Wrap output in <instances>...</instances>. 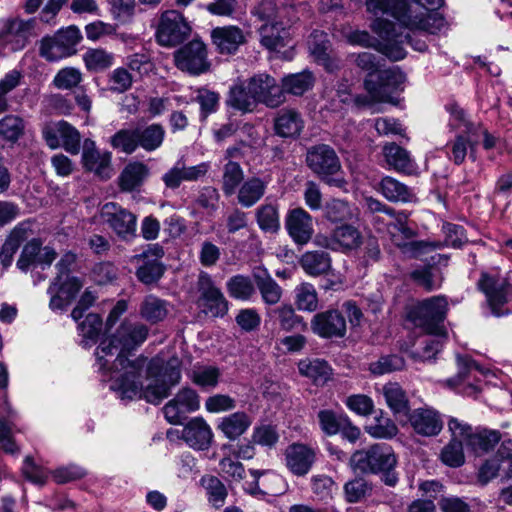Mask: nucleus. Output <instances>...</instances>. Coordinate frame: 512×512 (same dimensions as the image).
<instances>
[{"label": "nucleus", "mask_w": 512, "mask_h": 512, "mask_svg": "<svg viewBox=\"0 0 512 512\" xmlns=\"http://www.w3.org/2000/svg\"><path fill=\"white\" fill-rule=\"evenodd\" d=\"M147 336L146 325L124 321L113 336L100 342L95 366L121 399H144L157 405L180 381V361L171 358L165 362L160 357L148 361L143 356L128 359L125 353L140 346Z\"/></svg>", "instance_id": "nucleus-1"}, {"label": "nucleus", "mask_w": 512, "mask_h": 512, "mask_svg": "<svg viewBox=\"0 0 512 512\" xmlns=\"http://www.w3.org/2000/svg\"><path fill=\"white\" fill-rule=\"evenodd\" d=\"M367 11L375 16L390 15L402 28L434 34L446 24L438 11L443 0H365Z\"/></svg>", "instance_id": "nucleus-2"}, {"label": "nucleus", "mask_w": 512, "mask_h": 512, "mask_svg": "<svg viewBox=\"0 0 512 512\" xmlns=\"http://www.w3.org/2000/svg\"><path fill=\"white\" fill-rule=\"evenodd\" d=\"M396 456L391 446L374 444L368 449L358 450L350 457V465L354 471L361 473H382L385 484L394 486L398 477L393 469Z\"/></svg>", "instance_id": "nucleus-3"}, {"label": "nucleus", "mask_w": 512, "mask_h": 512, "mask_svg": "<svg viewBox=\"0 0 512 512\" xmlns=\"http://www.w3.org/2000/svg\"><path fill=\"white\" fill-rule=\"evenodd\" d=\"M371 28L383 40L380 48L381 52L391 60L399 61L406 56L404 44H409L414 50L419 52L427 49L425 41L420 39L414 40L409 33L397 32L395 24L386 19L376 18Z\"/></svg>", "instance_id": "nucleus-4"}, {"label": "nucleus", "mask_w": 512, "mask_h": 512, "mask_svg": "<svg viewBox=\"0 0 512 512\" xmlns=\"http://www.w3.org/2000/svg\"><path fill=\"white\" fill-rule=\"evenodd\" d=\"M477 287L484 294L487 306L494 316L508 313L506 305L512 300V284L507 278L497 271H483Z\"/></svg>", "instance_id": "nucleus-5"}, {"label": "nucleus", "mask_w": 512, "mask_h": 512, "mask_svg": "<svg viewBox=\"0 0 512 512\" xmlns=\"http://www.w3.org/2000/svg\"><path fill=\"white\" fill-rule=\"evenodd\" d=\"M448 430L455 437H462L467 449L475 455L489 452L501 439L497 430L473 428L468 423L454 417L448 420Z\"/></svg>", "instance_id": "nucleus-6"}, {"label": "nucleus", "mask_w": 512, "mask_h": 512, "mask_svg": "<svg viewBox=\"0 0 512 512\" xmlns=\"http://www.w3.org/2000/svg\"><path fill=\"white\" fill-rule=\"evenodd\" d=\"M448 303L444 296H433L411 309L409 319L427 333L444 332L442 323L446 317Z\"/></svg>", "instance_id": "nucleus-7"}, {"label": "nucleus", "mask_w": 512, "mask_h": 512, "mask_svg": "<svg viewBox=\"0 0 512 512\" xmlns=\"http://www.w3.org/2000/svg\"><path fill=\"white\" fill-rule=\"evenodd\" d=\"M457 367V376L447 379L446 385L466 396H476L482 390L484 379L490 372L469 356H458Z\"/></svg>", "instance_id": "nucleus-8"}, {"label": "nucleus", "mask_w": 512, "mask_h": 512, "mask_svg": "<svg viewBox=\"0 0 512 512\" xmlns=\"http://www.w3.org/2000/svg\"><path fill=\"white\" fill-rule=\"evenodd\" d=\"M306 163L317 176L329 185L343 186L342 179L333 178L341 170V163L335 150L329 145L319 144L308 149Z\"/></svg>", "instance_id": "nucleus-9"}, {"label": "nucleus", "mask_w": 512, "mask_h": 512, "mask_svg": "<svg viewBox=\"0 0 512 512\" xmlns=\"http://www.w3.org/2000/svg\"><path fill=\"white\" fill-rule=\"evenodd\" d=\"M82 39L77 26L60 29L54 37L43 38L40 45V55L48 61L71 56L76 53V46Z\"/></svg>", "instance_id": "nucleus-10"}, {"label": "nucleus", "mask_w": 512, "mask_h": 512, "mask_svg": "<svg viewBox=\"0 0 512 512\" xmlns=\"http://www.w3.org/2000/svg\"><path fill=\"white\" fill-rule=\"evenodd\" d=\"M405 75L397 68L380 70L375 78H365L364 86L373 101L390 102L402 90Z\"/></svg>", "instance_id": "nucleus-11"}, {"label": "nucleus", "mask_w": 512, "mask_h": 512, "mask_svg": "<svg viewBox=\"0 0 512 512\" xmlns=\"http://www.w3.org/2000/svg\"><path fill=\"white\" fill-rule=\"evenodd\" d=\"M43 138L51 149L63 147L66 152L77 155L81 147L79 131L67 121L50 122L42 129Z\"/></svg>", "instance_id": "nucleus-12"}, {"label": "nucleus", "mask_w": 512, "mask_h": 512, "mask_svg": "<svg viewBox=\"0 0 512 512\" xmlns=\"http://www.w3.org/2000/svg\"><path fill=\"white\" fill-rule=\"evenodd\" d=\"M35 19H0V43L10 51L23 49L29 38L35 35Z\"/></svg>", "instance_id": "nucleus-13"}, {"label": "nucleus", "mask_w": 512, "mask_h": 512, "mask_svg": "<svg viewBox=\"0 0 512 512\" xmlns=\"http://www.w3.org/2000/svg\"><path fill=\"white\" fill-rule=\"evenodd\" d=\"M190 27L181 13L175 10L165 11L157 28V41L162 46L172 47L185 40Z\"/></svg>", "instance_id": "nucleus-14"}, {"label": "nucleus", "mask_w": 512, "mask_h": 512, "mask_svg": "<svg viewBox=\"0 0 512 512\" xmlns=\"http://www.w3.org/2000/svg\"><path fill=\"white\" fill-rule=\"evenodd\" d=\"M177 68L192 75H199L209 68L205 44L194 39L174 53Z\"/></svg>", "instance_id": "nucleus-15"}, {"label": "nucleus", "mask_w": 512, "mask_h": 512, "mask_svg": "<svg viewBox=\"0 0 512 512\" xmlns=\"http://www.w3.org/2000/svg\"><path fill=\"white\" fill-rule=\"evenodd\" d=\"M248 86L256 103H263L268 107L280 106L284 100V93L277 81L266 73H260L248 81Z\"/></svg>", "instance_id": "nucleus-16"}, {"label": "nucleus", "mask_w": 512, "mask_h": 512, "mask_svg": "<svg viewBox=\"0 0 512 512\" xmlns=\"http://www.w3.org/2000/svg\"><path fill=\"white\" fill-rule=\"evenodd\" d=\"M200 408V398L197 392L184 387L178 391L173 399L165 404L163 413L171 424L180 423L187 413L195 412Z\"/></svg>", "instance_id": "nucleus-17"}, {"label": "nucleus", "mask_w": 512, "mask_h": 512, "mask_svg": "<svg viewBox=\"0 0 512 512\" xmlns=\"http://www.w3.org/2000/svg\"><path fill=\"white\" fill-rule=\"evenodd\" d=\"M102 219L115 233L126 239L135 234L136 216L115 202H108L101 208Z\"/></svg>", "instance_id": "nucleus-18"}, {"label": "nucleus", "mask_w": 512, "mask_h": 512, "mask_svg": "<svg viewBox=\"0 0 512 512\" xmlns=\"http://www.w3.org/2000/svg\"><path fill=\"white\" fill-rule=\"evenodd\" d=\"M452 118L456 121L459 120L461 124H453L458 129H461V133L455 137V139L448 145L450 151L448 152V157L452 160L456 165H460L464 162L468 149L470 151L469 157L475 161V146L477 144V139L473 138L471 134L465 132L464 126V113L462 110H455L452 112Z\"/></svg>", "instance_id": "nucleus-19"}, {"label": "nucleus", "mask_w": 512, "mask_h": 512, "mask_svg": "<svg viewBox=\"0 0 512 512\" xmlns=\"http://www.w3.org/2000/svg\"><path fill=\"white\" fill-rule=\"evenodd\" d=\"M311 330L323 338H341L346 333V320L338 310H327L313 316Z\"/></svg>", "instance_id": "nucleus-20"}, {"label": "nucleus", "mask_w": 512, "mask_h": 512, "mask_svg": "<svg viewBox=\"0 0 512 512\" xmlns=\"http://www.w3.org/2000/svg\"><path fill=\"white\" fill-rule=\"evenodd\" d=\"M111 158V153L97 149L93 140L86 139L84 141L82 164L87 171L93 172L101 179L110 178L112 172Z\"/></svg>", "instance_id": "nucleus-21"}, {"label": "nucleus", "mask_w": 512, "mask_h": 512, "mask_svg": "<svg viewBox=\"0 0 512 512\" xmlns=\"http://www.w3.org/2000/svg\"><path fill=\"white\" fill-rule=\"evenodd\" d=\"M285 227L293 241L299 245L308 243L314 232L312 217L303 208L289 211Z\"/></svg>", "instance_id": "nucleus-22"}, {"label": "nucleus", "mask_w": 512, "mask_h": 512, "mask_svg": "<svg viewBox=\"0 0 512 512\" xmlns=\"http://www.w3.org/2000/svg\"><path fill=\"white\" fill-rule=\"evenodd\" d=\"M181 438L194 450H207L212 443L213 433L203 418L195 417L183 427Z\"/></svg>", "instance_id": "nucleus-23"}, {"label": "nucleus", "mask_w": 512, "mask_h": 512, "mask_svg": "<svg viewBox=\"0 0 512 512\" xmlns=\"http://www.w3.org/2000/svg\"><path fill=\"white\" fill-rule=\"evenodd\" d=\"M33 222L25 220L18 223L7 236L0 250V263L4 269L11 266L13 256L22 242L33 234Z\"/></svg>", "instance_id": "nucleus-24"}, {"label": "nucleus", "mask_w": 512, "mask_h": 512, "mask_svg": "<svg viewBox=\"0 0 512 512\" xmlns=\"http://www.w3.org/2000/svg\"><path fill=\"white\" fill-rule=\"evenodd\" d=\"M409 422L413 430L423 436H435L443 428L439 413L432 408H417L409 413Z\"/></svg>", "instance_id": "nucleus-25"}, {"label": "nucleus", "mask_w": 512, "mask_h": 512, "mask_svg": "<svg viewBox=\"0 0 512 512\" xmlns=\"http://www.w3.org/2000/svg\"><path fill=\"white\" fill-rule=\"evenodd\" d=\"M315 457V451L304 444H292L285 451L286 466L297 476L306 475L310 471Z\"/></svg>", "instance_id": "nucleus-26"}, {"label": "nucleus", "mask_w": 512, "mask_h": 512, "mask_svg": "<svg viewBox=\"0 0 512 512\" xmlns=\"http://www.w3.org/2000/svg\"><path fill=\"white\" fill-rule=\"evenodd\" d=\"M308 47L315 61L327 71L333 72L339 69V61L330 54L331 45L326 33L318 30L314 31L309 37Z\"/></svg>", "instance_id": "nucleus-27"}, {"label": "nucleus", "mask_w": 512, "mask_h": 512, "mask_svg": "<svg viewBox=\"0 0 512 512\" xmlns=\"http://www.w3.org/2000/svg\"><path fill=\"white\" fill-rule=\"evenodd\" d=\"M283 25V21H276L266 23L260 28V42L263 47L270 51H279L289 44L290 33Z\"/></svg>", "instance_id": "nucleus-28"}, {"label": "nucleus", "mask_w": 512, "mask_h": 512, "mask_svg": "<svg viewBox=\"0 0 512 512\" xmlns=\"http://www.w3.org/2000/svg\"><path fill=\"white\" fill-rule=\"evenodd\" d=\"M149 167L139 161L129 162L118 177L119 188L124 192L138 190L149 176Z\"/></svg>", "instance_id": "nucleus-29"}, {"label": "nucleus", "mask_w": 512, "mask_h": 512, "mask_svg": "<svg viewBox=\"0 0 512 512\" xmlns=\"http://www.w3.org/2000/svg\"><path fill=\"white\" fill-rule=\"evenodd\" d=\"M253 276L263 302L267 305L277 304L282 297V288L271 277L267 269L258 267L254 270Z\"/></svg>", "instance_id": "nucleus-30"}, {"label": "nucleus", "mask_w": 512, "mask_h": 512, "mask_svg": "<svg viewBox=\"0 0 512 512\" xmlns=\"http://www.w3.org/2000/svg\"><path fill=\"white\" fill-rule=\"evenodd\" d=\"M14 416L15 411L5 400L3 404L0 405V444L3 450L9 454H16L19 452V448L12 438L14 425L11 419Z\"/></svg>", "instance_id": "nucleus-31"}, {"label": "nucleus", "mask_w": 512, "mask_h": 512, "mask_svg": "<svg viewBox=\"0 0 512 512\" xmlns=\"http://www.w3.org/2000/svg\"><path fill=\"white\" fill-rule=\"evenodd\" d=\"M304 127L301 115L294 109H283L275 119L276 133L282 137H295Z\"/></svg>", "instance_id": "nucleus-32"}, {"label": "nucleus", "mask_w": 512, "mask_h": 512, "mask_svg": "<svg viewBox=\"0 0 512 512\" xmlns=\"http://www.w3.org/2000/svg\"><path fill=\"white\" fill-rule=\"evenodd\" d=\"M382 394L387 406L395 415H407L409 400L406 392L396 382H389L382 387Z\"/></svg>", "instance_id": "nucleus-33"}, {"label": "nucleus", "mask_w": 512, "mask_h": 512, "mask_svg": "<svg viewBox=\"0 0 512 512\" xmlns=\"http://www.w3.org/2000/svg\"><path fill=\"white\" fill-rule=\"evenodd\" d=\"M378 190L390 202L406 203L414 198V194L408 186L390 176L382 178Z\"/></svg>", "instance_id": "nucleus-34"}, {"label": "nucleus", "mask_w": 512, "mask_h": 512, "mask_svg": "<svg viewBox=\"0 0 512 512\" xmlns=\"http://www.w3.org/2000/svg\"><path fill=\"white\" fill-rule=\"evenodd\" d=\"M266 186V182L257 177L246 180L238 190V203L246 208L252 207L263 197Z\"/></svg>", "instance_id": "nucleus-35"}, {"label": "nucleus", "mask_w": 512, "mask_h": 512, "mask_svg": "<svg viewBox=\"0 0 512 512\" xmlns=\"http://www.w3.org/2000/svg\"><path fill=\"white\" fill-rule=\"evenodd\" d=\"M383 153L387 163L395 170L407 174L413 172L414 163L405 149L390 143L384 146Z\"/></svg>", "instance_id": "nucleus-36"}, {"label": "nucleus", "mask_w": 512, "mask_h": 512, "mask_svg": "<svg viewBox=\"0 0 512 512\" xmlns=\"http://www.w3.org/2000/svg\"><path fill=\"white\" fill-rule=\"evenodd\" d=\"M294 305L297 310L314 312L318 309L319 300L315 287L307 282L301 283L293 291Z\"/></svg>", "instance_id": "nucleus-37"}, {"label": "nucleus", "mask_w": 512, "mask_h": 512, "mask_svg": "<svg viewBox=\"0 0 512 512\" xmlns=\"http://www.w3.org/2000/svg\"><path fill=\"white\" fill-rule=\"evenodd\" d=\"M298 369L301 375L310 378L316 385L325 384L331 376V368L327 362L319 359L301 360Z\"/></svg>", "instance_id": "nucleus-38"}, {"label": "nucleus", "mask_w": 512, "mask_h": 512, "mask_svg": "<svg viewBox=\"0 0 512 512\" xmlns=\"http://www.w3.org/2000/svg\"><path fill=\"white\" fill-rule=\"evenodd\" d=\"M300 264L307 274L317 276L330 270L331 259L324 251H309L303 254Z\"/></svg>", "instance_id": "nucleus-39"}, {"label": "nucleus", "mask_w": 512, "mask_h": 512, "mask_svg": "<svg viewBox=\"0 0 512 512\" xmlns=\"http://www.w3.org/2000/svg\"><path fill=\"white\" fill-rule=\"evenodd\" d=\"M139 147L147 152H153L161 147L165 138V129L161 124L153 123L143 128H137Z\"/></svg>", "instance_id": "nucleus-40"}, {"label": "nucleus", "mask_w": 512, "mask_h": 512, "mask_svg": "<svg viewBox=\"0 0 512 512\" xmlns=\"http://www.w3.org/2000/svg\"><path fill=\"white\" fill-rule=\"evenodd\" d=\"M314 76L310 71L289 74L282 79V91L300 96L312 88Z\"/></svg>", "instance_id": "nucleus-41"}, {"label": "nucleus", "mask_w": 512, "mask_h": 512, "mask_svg": "<svg viewBox=\"0 0 512 512\" xmlns=\"http://www.w3.org/2000/svg\"><path fill=\"white\" fill-rule=\"evenodd\" d=\"M334 242L337 250H352L362 243V236L358 229L352 225H341L333 230Z\"/></svg>", "instance_id": "nucleus-42"}, {"label": "nucleus", "mask_w": 512, "mask_h": 512, "mask_svg": "<svg viewBox=\"0 0 512 512\" xmlns=\"http://www.w3.org/2000/svg\"><path fill=\"white\" fill-rule=\"evenodd\" d=\"M83 61L87 70L99 72L113 65L114 54L102 48H90L83 54Z\"/></svg>", "instance_id": "nucleus-43"}, {"label": "nucleus", "mask_w": 512, "mask_h": 512, "mask_svg": "<svg viewBox=\"0 0 512 512\" xmlns=\"http://www.w3.org/2000/svg\"><path fill=\"white\" fill-rule=\"evenodd\" d=\"M102 328V319L98 314L89 313L78 325V333L82 337L81 345L90 347L98 338Z\"/></svg>", "instance_id": "nucleus-44"}, {"label": "nucleus", "mask_w": 512, "mask_h": 512, "mask_svg": "<svg viewBox=\"0 0 512 512\" xmlns=\"http://www.w3.org/2000/svg\"><path fill=\"white\" fill-rule=\"evenodd\" d=\"M277 318L279 325L284 331H292L299 326H305L303 317L296 314L295 309L290 304H282L268 312Z\"/></svg>", "instance_id": "nucleus-45"}, {"label": "nucleus", "mask_w": 512, "mask_h": 512, "mask_svg": "<svg viewBox=\"0 0 512 512\" xmlns=\"http://www.w3.org/2000/svg\"><path fill=\"white\" fill-rule=\"evenodd\" d=\"M253 418L244 411L226 416V438L234 440L243 435L251 426Z\"/></svg>", "instance_id": "nucleus-46"}, {"label": "nucleus", "mask_w": 512, "mask_h": 512, "mask_svg": "<svg viewBox=\"0 0 512 512\" xmlns=\"http://www.w3.org/2000/svg\"><path fill=\"white\" fill-rule=\"evenodd\" d=\"M463 438L455 437L451 434V440L441 451V460L444 464L450 467H460L465 462L463 451Z\"/></svg>", "instance_id": "nucleus-47"}, {"label": "nucleus", "mask_w": 512, "mask_h": 512, "mask_svg": "<svg viewBox=\"0 0 512 512\" xmlns=\"http://www.w3.org/2000/svg\"><path fill=\"white\" fill-rule=\"evenodd\" d=\"M110 144L114 149H117L123 153H134L139 147L137 128L119 130L111 137Z\"/></svg>", "instance_id": "nucleus-48"}, {"label": "nucleus", "mask_w": 512, "mask_h": 512, "mask_svg": "<svg viewBox=\"0 0 512 512\" xmlns=\"http://www.w3.org/2000/svg\"><path fill=\"white\" fill-rule=\"evenodd\" d=\"M201 485L205 489L208 503L214 509L224 506V485L221 480L212 475H205L201 478Z\"/></svg>", "instance_id": "nucleus-49"}, {"label": "nucleus", "mask_w": 512, "mask_h": 512, "mask_svg": "<svg viewBox=\"0 0 512 512\" xmlns=\"http://www.w3.org/2000/svg\"><path fill=\"white\" fill-rule=\"evenodd\" d=\"M228 102L232 107L243 112L250 111L256 104L249 86L243 83L231 87Z\"/></svg>", "instance_id": "nucleus-50"}, {"label": "nucleus", "mask_w": 512, "mask_h": 512, "mask_svg": "<svg viewBox=\"0 0 512 512\" xmlns=\"http://www.w3.org/2000/svg\"><path fill=\"white\" fill-rule=\"evenodd\" d=\"M140 313L143 318L152 323L161 321L167 315L165 302L153 295L146 296L141 304Z\"/></svg>", "instance_id": "nucleus-51"}, {"label": "nucleus", "mask_w": 512, "mask_h": 512, "mask_svg": "<svg viewBox=\"0 0 512 512\" xmlns=\"http://www.w3.org/2000/svg\"><path fill=\"white\" fill-rule=\"evenodd\" d=\"M257 223L264 232L275 233L280 228L277 208L272 204L262 205L256 212Z\"/></svg>", "instance_id": "nucleus-52"}, {"label": "nucleus", "mask_w": 512, "mask_h": 512, "mask_svg": "<svg viewBox=\"0 0 512 512\" xmlns=\"http://www.w3.org/2000/svg\"><path fill=\"white\" fill-rule=\"evenodd\" d=\"M366 431L374 438L390 439L397 435L398 428L389 417L380 415L366 427Z\"/></svg>", "instance_id": "nucleus-53"}, {"label": "nucleus", "mask_w": 512, "mask_h": 512, "mask_svg": "<svg viewBox=\"0 0 512 512\" xmlns=\"http://www.w3.org/2000/svg\"><path fill=\"white\" fill-rule=\"evenodd\" d=\"M227 288L231 297L243 301L249 300L255 293L250 278L242 275L232 277L227 283Z\"/></svg>", "instance_id": "nucleus-54"}, {"label": "nucleus", "mask_w": 512, "mask_h": 512, "mask_svg": "<svg viewBox=\"0 0 512 512\" xmlns=\"http://www.w3.org/2000/svg\"><path fill=\"white\" fill-rule=\"evenodd\" d=\"M290 10H293V8L279 7L274 0H264L255 7L254 13L260 19L273 23L283 21V17Z\"/></svg>", "instance_id": "nucleus-55"}, {"label": "nucleus", "mask_w": 512, "mask_h": 512, "mask_svg": "<svg viewBox=\"0 0 512 512\" xmlns=\"http://www.w3.org/2000/svg\"><path fill=\"white\" fill-rule=\"evenodd\" d=\"M411 278L417 285L426 291H432L440 288L442 279L436 269L432 267H422L415 269L411 273Z\"/></svg>", "instance_id": "nucleus-56"}, {"label": "nucleus", "mask_w": 512, "mask_h": 512, "mask_svg": "<svg viewBox=\"0 0 512 512\" xmlns=\"http://www.w3.org/2000/svg\"><path fill=\"white\" fill-rule=\"evenodd\" d=\"M82 79L83 75L79 69L66 67L56 73L53 85L60 90H72L82 82Z\"/></svg>", "instance_id": "nucleus-57"}, {"label": "nucleus", "mask_w": 512, "mask_h": 512, "mask_svg": "<svg viewBox=\"0 0 512 512\" xmlns=\"http://www.w3.org/2000/svg\"><path fill=\"white\" fill-rule=\"evenodd\" d=\"M325 216L332 222H341L351 220L354 217L351 206L339 199H333L326 203L324 207Z\"/></svg>", "instance_id": "nucleus-58"}, {"label": "nucleus", "mask_w": 512, "mask_h": 512, "mask_svg": "<svg viewBox=\"0 0 512 512\" xmlns=\"http://www.w3.org/2000/svg\"><path fill=\"white\" fill-rule=\"evenodd\" d=\"M431 336L421 342L422 350L414 354L421 361L431 360L442 348L446 339L445 332L429 333Z\"/></svg>", "instance_id": "nucleus-59"}, {"label": "nucleus", "mask_w": 512, "mask_h": 512, "mask_svg": "<svg viewBox=\"0 0 512 512\" xmlns=\"http://www.w3.org/2000/svg\"><path fill=\"white\" fill-rule=\"evenodd\" d=\"M41 246L42 242L36 238L31 239L24 245L20 257L17 261V267L19 270L22 272H27L31 265L38 261V257L41 252Z\"/></svg>", "instance_id": "nucleus-60"}, {"label": "nucleus", "mask_w": 512, "mask_h": 512, "mask_svg": "<svg viewBox=\"0 0 512 512\" xmlns=\"http://www.w3.org/2000/svg\"><path fill=\"white\" fill-rule=\"evenodd\" d=\"M404 364L405 362L402 357L398 355H387L371 362L369 370L374 375H383L401 370L404 367Z\"/></svg>", "instance_id": "nucleus-61"}, {"label": "nucleus", "mask_w": 512, "mask_h": 512, "mask_svg": "<svg viewBox=\"0 0 512 512\" xmlns=\"http://www.w3.org/2000/svg\"><path fill=\"white\" fill-rule=\"evenodd\" d=\"M24 123L15 115L5 116L0 120V136L8 141H16L23 134Z\"/></svg>", "instance_id": "nucleus-62"}, {"label": "nucleus", "mask_w": 512, "mask_h": 512, "mask_svg": "<svg viewBox=\"0 0 512 512\" xmlns=\"http://www.w3.org/2000/svg\"><path fill=\"white\" fill-rule=\"evenodd\" d=\"M279 440V434L275 426L270 424H260L254 427L252 433V442L263 447L271 448Z\"/></svg>", "instance_id": "nucleus-63"}, {"label": "nucleus", "mask_w": 512, "mask_h": 512, "mask_svg": "<svg viewBox=\"0 0 512 512\" xmlns=\"http://www.w3.org/2000/svg\"><path fill=\"white\" fill-rule=\"evenodd\" d=\"M318 420L321 430L326 435L332 436L339 433L343 422H346V417L326 409L319 411Z\"/></svg>", "instance_id": "nucleus-64"}]
</instances>
